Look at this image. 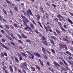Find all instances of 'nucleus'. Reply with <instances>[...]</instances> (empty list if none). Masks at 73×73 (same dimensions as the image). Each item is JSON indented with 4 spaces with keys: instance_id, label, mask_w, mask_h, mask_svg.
Returning a JSON list of instances; mask_svg holds the SVG:
<instances>
[{
    "instance_id": "f257e3e1",
    "label": "nucleus",
    "mask_w": 73,
    "mask_h": 73,
    "mask_svg": "<svg viewBox=\"0 0 73 73\" xmlns=\"http://www.w3.org/2000/svg\"><path fill=\"white\" fill-rule=\"evenodd\" d=\"M24 25H25V26H26L25 27L24 29L25 30H27L28 31H29L30 32H32V30L31 28L29 26H28V25L27 24V23L26 22H25Z\"/></svg>"
},
{
    "instance_id": "f03ea898",
    "label": "nucleus",
    "mask_w": 73,
    "mask_h": 73,
    "mask_svg": "<svg viewBox=\"0 0 73 73\" xmlns=\"http://www.w3.org/2000/svg\"><path fill=\"white\" fill-rule=\"evenodd\" d=\"M44 28L46 29V32H49V31L50 32H53V31L51 29H50V27L48 26L47 27L46 26L44 27Z\"/></svg>"
},
{
    "instance_id": "7ed1b4c3",
    "label": "nucleus",
    "mask_w": 73,
    "mask_h": 73,
    "mask_svg": "<svg viewBox=\"0 0 73 73\" xmlns=\"http://www.w3.org/2000/svg\"><path fill=\"white\" fill-rule=\"evenodd\" d=\"M59 45L60 46L62 47V48H65V49H66V50H68V47H67V46L66 44H65L64 45L60 43L59 44Z\"/></svg>"
},
{
    "instance_id": "20e7f679",
    "label": "nucleus",
    "mask_w": 73,
    "mask_h": 73,
    "mask_svg": "<svg viewBox=\"0 0 73 73\" xmlns=\"http://www.w3.org/2000/svg\"><path fill=\"white\" fill-rule=\"evenodd\" d=\"M26 52L28 54H30V55L31 56V57L30 56H28V57L29 58L31 59L32 58V59H33V58H34V55L33 54L31 53L30 52H29V51H27Z\"/></svg>"
},
{
    "instance_id": "39448f33",
    "label": "nucleus",
    "mask_w": 73,
    "mask_h": 73,
    "mask_svg": "<svg viewBox=\"0 0 73 73\" xmlns=\"http://www.w3.org/2000/svg\"><path fill=\"white\" fill-rule=\"evenodd\" d=\"M0 45H1L3 47V48H4L5 49H7V50H9V48L7 47L6 46H5L4 44H3L2 43L0 42ZM1 47V46L0 45V48Z\"/></svg>"
},
{
    "instance_id": "423d86ee",
    "label": "nucleus",
    "mask_w": 73,
    "mask_h": 73,
    "mask_svg": "<svg viewBox=\"0 0 73 73\" xmlns=\"http://www.w3.org/2000/svg\"><path fill=\"white\" fill-rule=\"evenodd\" d=\"M28 10H27L26 12L28 14H29L31 16H33V14H32V13L31 11V10L30 9H29Z\"/></svg>"
},
{
    "instance_id": "0eeeda50",
    "label": "nucleus",
    "mask_w": 73,
    "mask_h": 73,
    "mask_svg": "<svg viewBox=\"0 0 73 73\" xmlns=\"http://www.w3.org/2000/svg\"><path fill=\"white\" fill-rule=\"evenodd\" d=\"M21 17H22V18H23V19H25V20L27 22V23H28L29 22V20H28V19H27L23 15H21Z\"/></svg>"
},
{
    "instance_id": "6e6552de",
    "label": "nucleus",
    "mask_w": 73,
    "mask_h": 73,
    "mask_svg": "<svg viewBox=\"0 0 73 73\" xmlns=\"http://www.w3.org/2000/svg\"><path fill=\"white\" fill-rule=\"evenodd\" d=\"M64 37H65V38H63V40L64 41H68V39H69V38H68V36H65Z\"/></svg>"
},
{
    "instance_id": "1a4fd4ad",
    "label": "nucleus",
    "mask_w": 73,
    "mask_h": 73,
    "mask_svg": "<svg viewBox=\"0 0 73 73\" xmlns=\"http://www.w3.org/2000/svg\"><path fill=\"white\" fill-rule=\"evenodd\" d=\"M34 55H35V56H37V57H41L40 54L38 53H37L36 52H35L34 53Z\"/></svg>"
},
{
    "instance_id": "9d476101",
    "label": "nucleus",
    "mask_w": 73,
    "mask_h": 73,
    "mask_svg": "<svg viewBox=\"0 0 73 73\" xmlns=\"http://www.w3.org/2000/svg\"><path fill=\"white\" fill-rule=\"evenodd\" d=\"M54 65L56 66H59V67H61V66H60V64H58V63H57V62H54Z\"/></svg>"
},
{
    "instance_id": "9b49d317",
    "label": "nucleus",
    "mask_w": 73,
    "mask_h": 73,
    "mask_svg": "<svg viewBox=\"0 0 73 73\" xmlns=\"http://www.w3.org/2000/svg\"><path fill=\"white\" fill-rule=\"evenodd\" d=\"M30 27L32 28V29H35V26L32 23H30Z\"/></svg>"
},
{
    "instance_id": "f8f14e48",
    "label": "nucleus",
    "mask_w": 73,
    "mask_h": 73,
    "mask_svg": "<svg viewBox=\"0 0 73 73\" xmlns=\"http://www.w3.org/2000/svg\"><path fill=\"white\" fill-rule=\"evenodd\" d=\"M43 43L45 45V46H49V44L47 42L45 41H44L43 42Z\"/></svg>"
},
{
    "instance_id": "ddd939ff",
    "label": "nucleus",
    "mask_w": 73,
    "mask_h": 73,
    "mask_svg": "<svg viewBox=\"0 0 73 73\" xmlns=\"http://www.w3.org/2000/svg\"><path fill=\"white\" fill-rule=\"evenodd\" d=\"M39 9L41 11L42 13H44V10H43V8H42V7H39Z\"/></svg>"
},
{
    "instance_id": "4468645a",
    "label": "nucleus",
    "mask_w": 73,
    "mask_h": 73,
    "mask_svg": "<svg viewBox=\"0 0 73 73\" xmlns=\"http://www.w3.org/2000/svg\"><path fill=\"white\" fill-rule=\"evenodd\" d=\"M49 40L52 44H53V45H54V42L53 40L51 39H49Z\"/></svg>"
},
{
    "instance_id": "2eb2a0df",
    "label": "nucleus",
    "mask_w": 73,
    "mask_h": 73,
    "mask_svg": "<svg viewBox=\"0 0 73 73\" xmlns=\"http://www.w3.org/2000/svg\"><path fill=\"white\" fill-rule=\"evenodd\" d=\"M9 68L11 70V71L12 72V73L13 72V68H12V66H11L9 65Z\"/></svg>"
},
{
    "instance_id": "dca6fc26",
    "label": "nucleus",
    "mask_w": 73,
    "mask_h": 73,
    "mask_svg": "<svg viewBox=\"0 0 73 73\" xmlns=\"http://www.w3.org/2000/svg\"><path fill=\"white\" fill-rule=\"evenodd\" d=\"M67 20H68V22H69V23H70V24H73V22H72V21H71V20H70V19H69V18H68L67 19Z\"/></svg>"
},
{
    "instance_id": "f3484780",
    "label": "nucleus",
    "mask_w": 73,
    "mask_h": 73,
    "mask_svg": "<svg viewBox=\"0 0 73 73\" xmlns=\"http://www.w3.org/2000/svg\"><path fill=\"white\" fill-rule=\"evenodd\" d=\"M66 53L68 55H69V56H72V54H71V53H70V52L69 51L66 50Z\"/></svg>"
},
{
    "instance_id": "a211bd4d",
    "label": "nucleus",
    "mask_w": 73,
    "mask_h": 73,
    "mask_svg": "<svg viewBox=\"0 0 73 73\" xmlns=\"http://www.w3.org/2000/svg\"><path fill=\"white\" fill-rule=\"evenodd\" d=\"M35 16L36 17L38 20H40V15H39V14L36 15H35Z\"/></svg>"
},
{
    "instance_id": "6ab92c4d",
    "label": "nucleus",
    "mask_w": 73,
    "mask_h": 73,
    "mask_svg": "<svg viewBox=\"0 0 73 73\" xmlns=\"http://www.w3.org/2000/svg\"><path fill=\"white\" fill-rule=\"evenodd\" d=\"M0 20H1V21H3V20L4 21H5V22H6V21H7L6 20H5V19H4V18H2L1 17V16L0 15Z\"/></svg>"
},
{
    "instance_id": "aec40b11",
    "label": "nucleus",
    "mask_w": 73,
    "mask_h": 73,
    "mask_svg": "<svg viewBox=\"0 0 73 73\" xmlns=\"http://www.w3.org/2000/svg\"><path fill=\"white\" fill-rule=\"evenodd\" d=\"M51 38L52 39H53V40H56L57 39V38L56 37L53 36H51Z\"/></svg>"
},
{
    "instance_id": "412c9836",
    "label": "nucleus",
    "mask_w": 73,
    "mask_h": 73,
    "mask_svg": "<svg viewBox=\"0 0 73 73\" xmlns=\"http://www.w3.org/2000/svg\"><path fill=\"white\" fill-rule=\"evenodd\" d=\"M38 60L40 61V64L41 65H42V66H44V64H43V62L41 61V59H38Z\"/></svg>"
},
{
    "instance_id": "4be33fe9",
    "label": "nucleus",
    "mask_w": 73,
    "mask_h": 73,
    "mask_svg": "<svg viewBox=\"0 0 73 73\" xmlns=\"http://www.w3.org/2000/svg\"><path fill=\"white\" fill-rule=\"evenodd\" d=\"M31 69L33 70V71H35V70H36V68H34V67L32 66H31Z\"/></svg>"
},
{
    "instance_id": "5701e85b",
    "label": "nucleus",
    "mask_w": 73,
    "mask_h": 73,
    "mask_svg": "<svg viewBox=\"0 0 73 73\" xmlns=\"http://www.w3.org/2000/svg\"><path fill=\"white\" fill-rule=\"evenodd\" d=\"M62 61H63V62H64V63L66 65V66H68V64H67V63L66 62H65V60L63 59V60H62Z\"/></svg>"
},
{
    "instance_id": "b1692460",
    "label": "nucleus",
    "mask_w": 73,
    "mask_h": 73,
    "mask_svg": "<svg viewBox=\"0 0 73 73\" xmlns=\"http://www.w3.org/2000/svg\"><path fill=\"white\" fill-rule=\"evenodd\" d=\"M42 51H43V53H46V50H45V49L43 47H42Z\"/></svg>"
},
{
    "instance_id": "393cba45",
    "label": "nucleus",
    "mask_w": 73,
    "mask_h": 73,
    "mask_svg": "<svg viewBox=\"0 0 73 73\" xmlns=\"http://www.w3.org/2000/svg\"><path fill=\"white\" fill-rule=\"evenodd\" d=\"M36 67L37 68V69H38V70L39 71H40L41 70V69H40V67H39V66L37 65H35Z\"/></svg>"
},
{
    "instance_id": "a878e982",
    "label": "nucleus",
    "mask_w": 73,
    "mask_h": 73,
    "mask_svg": "<svg viewBox=\"0 0 73 73\" xmlns=\"http://www.w3.org/2000/svg\"><path fill=\"white\" fill-rule=\"evenodd\" d=\"M20 53L21 54H22V55H23V56H25V57H27V56L25 54V53L22 52H21Z\"/></svg>"
},
{
    "instance_id": "bb28decb",
    "label": "nucleus",
    "mask_w": 73,
    "mask_h": 73,
    "mask_svg": "<svg viewBox=\"0 0 73 73\" xmlns=\"http://www.w3.org/2000/svg\"><path fill=\"white\" fill-rule=\"evenodd\" d=\"M5 28H7V29H9V27L7 25H4Z\"/></svg>"
},
{
    "instance_id": "cd10ccee",
    "label": "nucleus",
    "mask_w": 73,
    "mask_h": 73,
    "mask_svg": "<svg viewBox=\"0 0 73 73\" xmlns=\"http://www.w3.org/2000/svg\"><path fill=\"white\" fill-rule=\"evenodd\" d=\"M42 38L43 40L44 41H46V38H45V37L44 35H43L42 36Z\"/></svg>"
},
{
    "instance_id": "c85d7f7f",
    "label": "nucleus",
    "mask_w": 73,
    "mask_h": 73,
    "mask_svg": "<svg viewBox=\"0 0 73 73\" xmlns=\"http://www.w3.org/2000/svg\"><path fill=\"white\" fill-rule=\"evenodd\" d=\"M3 12L6 15H7V11H5V10H4L3 9H2Z\"/></svg>"
},
{
    "instance_id": "c756f323",
    "label": "nucleus",
    "mask_w": 73,
    "mask_h": 73,
    "mask_svg": "<svg viewBox=\"0 0 73 73\" xmlns=\"http://www.w3.org/2000/svg\"><path fill=\"white\" fill-rule=\"evenodd\" d=\"M21 35L23 37L25 38H27V36H25V35H24V34H22Z\"/></svg>"
},
{
    "instance_id": "7c9ffc66",
    "label": "nucleus",
    "mask_w": 73,
    "mask_h": 73,
    "mask_svg": "<svg viewBox=\"0 0 73 73\" xmlns=\"http://www.w3.org/2000/svg\"><path fill=\"white\" fill-rule=\"evenodd\" d=\"M53 20L54 21H56V22H58V19L56 17L54 18Z\"/></svg>"
},
{
    "instance_id": "2f4dec72",
    "label": "nucleus",
    "mask_w": 73,
    "mask_h": 73,
    "mask_svg": "<svg viewBox=\"0 0 73 73\" xmlns=\"http://www.w3.org/2000/svg\"><path fill=\"white\" fill-rule=\"evenodd\" d=\"M22 65L23 66H27V63L26 62H24L23 64H22Z\"/></svg>"
},
{
    "instance_id": "473e14b6",
    "label": "nucleus",
    "mask_w": 73,
    "mask_h": 73,
    "mask_svg": "<svg viewBox=\"0 0 73 73\" xmlns=\"http://www.w3.org/2000/svg\"><path fill=\"white\" fill-rule=\"evenodd\" d=\"M11 36L12 37V38L13 39V40H14L15 39V37L13 36V34L12 33H11L10 34Z\"/></svg>"
},
{
    "instance_id": "72a5a7b5",
    "label": "nucleus",
    "mask_w": 73,
    "mask_h": 73,
    "mask_svg": "<svg viewBox=\"0 0 73 73\" xmlns=\"http://www.w3.org/2000/svg\"><path fill=\"white\" fill-rule=\"evenodd\" d=\"M38 23L39 25L40 26V27L42 28H43V27H42V25H41V23L39 21H38Z\"/></svg>"
},
{
    "instance_id": "f704fd0d",
    "label": "nucleus",
    "mask_w": 73,
    "mask_h": 73,
    "mask_svg": "<svg viewBox=\"0 0 73 73\" xmlns=\"http://www.w3.org/2000/svg\"><path fill=\"white\" fill-rule=\"evenodd\" d=\"M56 31L58 34L60 35V32L59 31V30H58L57 29H56Z\"/></svg>"
},
{
    "instance_id": "c9c22d12",
    "label": "nucleus",
    "mask_w": 73,
    "mask_h": 73,
    "mask_svg": "<svg viewBox=\"0 0 73 73\" xmlns=\"http://www.w3.org/2000/svg\"><path fill=\"white\" fill-rule=\"evenodd\" d=\"M57 17H58V18H59V17H60L61 18H63V17L62 16H61V15L60 14H58V16H57Z\"/></svg>"
},
{
    "instance_id": "e433bc0d",
    "label": "nucleus",
    "mask_w": 73,
    "mask_h": 73,
    "mask_svg": "<svg viewBox=\"0 0 73 73\" xmlns=\"http://www.w3.org/2000/svg\"><path fill=\"white\" fill-rule=\"evenodd\" d=\"M14 9L15 11H17V12L18 11V9H17V7H14Z\"/></svg>"
},
{
    "instance_id": "4c0bfd02",
    "label": "nucleus",
    "mask_w": 73,
    "mask_h": 73,
    "mask_svg": "<svg viewBox=\"0 0 73 73\" xmlns=\"http://www.w3.org/2000/svg\"><path fill=\"white\" fill-rule=\"evenodd\" d=\"M7 38L9 40H11V41H13V39L10 36H8L7 37Z\"/></svg>"
},
{
    "instance_id": "58836bf2",
    "label": "nucleus",
    "mask_w": 73,
    "mask_h": 73,
    "mask_svg": "<svg viewBox=\"0 0 73 73\" xmlns=\"http://www.w3.org/2000/svg\"><path fill=\"white\" fill-rule=\"evenodd\" d=\"M45 15H46V17L47 19H48V16H49V15L47 13H45Z\"/></svg>"
},
{
    "instance_id": "ea45409f",
    "label": "nucleus",
    "mask_w": 73,
    "mask_h": 73,
    "mask_svg": "<svg viewBox=\"0 0 73 73\" xmlns=\"http://www.w3.org/2000/svg\"><path fill=\"white\" fill-rule=\"evenodd\" d=\"M26 41L27 42H31V41L29 40L26 39Z\"/></svg>"
},
{
    "instance_id": "a19ab883",
    "label": "nucleus",
    "mask_w": 73,
    "mask_h": 73,
    "mask_svg": "<svg viewBox=\"0 0 73 73\" xmlns=\"http://www.w3.org/2000/svg\"><path fill=\"white\" fill-rule=\"evenodd\" d=\"M17 36H18V37H19V38L20 39H21V38H22V37L20 35L18 34L17 35Z\"/></svg>"
},
{
    "instance_id": "79ce46f5",
    "label": "nucleus",
    "mask_w": 73,
    "mask_h": 73,
    "mask_svg": "<svg viewBox=\"0 0 73 73\" xmlns=\"http://www.w3.org/2000/svg\"><path fill=\"white\" fill-rule=\"evenodd\" d=\"M13 25H14L15 27H16L17 28H19V26H17V24H15V23Z\"/></svg>"
},
{
    "instance_id": "37998d69",
    "label": "nucleus",
    "mask_w": 73,
    "mask_h": 73,
    "mask_svg": "<svg viewBox=\"0 0 73 73\" xmlns=\"http://www.w3.org/2000/svg\"><path fill=\"white\" fill-rule=\"evenodd\" d=\"M68 62L69 64H70L71 65H73V63L72 62H71V61H70V60H68Z\"/></svg>"
},
{
    "instance_id": "c03bdc74",
    "label": "nucleus",
    "mask_w": 73,
    "mask_h": 73,
    "mask_svg": "<svg viewBox=\"0 0 73 73\" xmlns=\"http://www.w3.org/2000/svg\"><path fill=\"white\" fill-rule=\"evenodd\" d=\"M58 24L60 27H62V24H61V23L60 22H58Z\"/></svg>"
},
{
    "instance_id": "a18cd8bd",
    "label": "nucleus",
    "mask_w": 73,
    "mask_h": 73,
    "mask_svg": "<svg viewBox=\"0 0 73 73\" xmlns=\"http://www.w3.org/2000/svg\"><path fill=\"white\" fill-rule=\"evenodd\" d=\"M60 29H61V30H62V31H64V32H66V31L65 30V29H64L63 27H61Z\"/></svg>"
},
{
    "instance_id": "49530a36",
    "label": "nucleus",
    "mask_w": 73,
    "mask_h": 73,
    "mask_svg": "<svg viewBox=\"0 0 73 73\" xmlns=\"http://www.w3.org/2000/svg\"><path fill=\"white\" fill-rule=\"evenodd\" d=\"M6 1L7 3H8V4H11V3L8 0H6Z\"/></svg>"
},
{
    "instance_id": "de8ad7c7",
    "label": "nucleus",
    "mask_w": 73,
    "mask_h": 73,
    "mask_svg": "<svg viewBox=\"0 0 73 73\" xmlns=\"http://www.w3.org/2000/svg\"><path fill=\"white\" fill-rule=\"evenodd\" d=\"M51 51L52 52H53V53L55 54V51H54V50L53 49H51Z\"/></svg>"
},
{
    "instance_id": "09e8293b",
    "label": "nucleus",
    "mask_w": 73,
    "mask_h": 73,
    "mask_svg": "<svg viewBox=\"0 0 73 73\" xmlns=\"http://www.w3.org/2000/svg\"><path fill=\"white\" fill-rule=\"evenodd\" d=\"M6 66H5L3 68V71H4V70H5V69H6Z\"/></svg>"
},
{
    "instance_id": "8fccbe9b",
    "label": "nucleus",
    "mask_w": 73,
    "mask_h": 73,
    "mask_svg": "<svg viewBox=\"0 0 73 73\" xmlns=\"http://www.w3.org/2000/svg\"><path fill=\"white\" fill-rule=\"evenodd\" d=\"M53 33L54 35H55L56 36H57V33L55 31H54L53 32Z\"/></svg>"
},
{
    "instance_id": "3c124183",
    "label": "nucleus",
    "mask_w": 73,
    "mask_h": 73,
    "mask_svg": "<svg viewBox=\"0 0 73 73\" xmlns=\"http://www.w3.org/2000/svg\"><path fill=\"white\" fill-rule=\"evenodd\" d=\"M35 32H36V33H37V34H38V33H39V32H38V31H37V29H35Z\"/></svg>"
},
{
    "instance_id": "603ef678",
    "label": "nucleus",
    "mask_w": 73,
    "mask_h": 73,
    "mask_svg": "<svg viewBox=\"0 0 73 73\" xmlns=\"http://www.w3.org/2000/svg\"><path fill=\"white\" fill-rule=\"evenodd\" d=\"M18 42L19 43H21V44H23V42H22L21 40H18Z\"/></svg>"
},
{
    "instance_id": "864d4df0",
    "label": "nucleus",
    "mask_w": 73,
    "mask_h": 73,
    "mask_svg": "<svg viewBox=\"0 0 73 73\" xmlns=\"http://www.w3.org/2000/svg\"><path fill=\"white\" fill-rule=\"evenodd\" d=\"M65 68L67 70H69V67H68L66 66L65 67Z\"/></svg>"
},
{
    "instance_id": "5fc2aeb1",
    "label": "nucleus",
    "mask_w": 73,
    "mask_h": 73,
    "mask_svg": "<svg viewBox=\"0 0 73 73\" xmlns=\"http://www.w3.org/2000/svg\"><path fill=\"white\" fill-rule=\"evenodd\" d=\"M15 60H16V61L17 62V63H18L19 62V60H18V59H17V58H15Z\"/></svg>"
},
{
    "instance_id": "6e6d98bb",
    "label": "nucleus",
    "mask_w": 73,
    "mask_h": 73,
    "mask_svg": "<svg viewBox=\"0 0 73 73\" xmlns=\"http://www.w3.org/2000/svg\"><path fill=\"white\" fill-rule=\"evenodd\" d=\"M14 68H15V71H17V68L16 67L14 66Z\"/></svg>"
},
{
    "instance_id": "4d7b16f0",
    "label": "nucleus",
    "mask_w": 73,
    "mask_h": 73,
    "mask_svg": "<svg viewBox=\"0 0 73 73\" xmlns=\"http://www.w3.org/2000/svg\"><path fill=\"white\" fill-rule=\"evenodd\" d=\"M52 5L53 7L54 8H56V6L54 4H52Z\"/></svg>"
},
{
    "instance_id": "13d9d810",
    "label": "nucleus",
    "mask_w": 73,
    "mask_h": 73,
    "mask_svg": "<svg viewBox=\"0 0 73 73\" xmlns=\"http://www.w3.org/2000/svg\"><path fill=\"white\" fill-rule=\"evenodd\" d=\"M59 63L60 65H63V64H64V63H63L62 62H59Z\"/></svg>"
},
{
    "instance_id": "bf43d9fd",
    "label": "nucleus",
    "mask_w": 73,
    "mask_h": 73,
    "mask_svg": "<svg viewBox=\"0 0 73 73\" xmlns=\"http://www.w3.org/2000/svg\"><path fill=\"white\" fill-rule=\"evenodd\" d=\"M63 27L64 28H67V27L66 26V25H63Z\"/></svg>"
},
{
    "instance_id": "052dcab7",
    "label": "nucleus",
    "mask_w": 73,
    "mask_h": 73,
    "mask_svg": "<svg viewBox=\"0 0 73 73\" xmlns=\"http://www.w3.org/2000/svg\"><path fill=\"white\" fill-rule=\"evenodd\" d=\"M44 57L46 59H48V57H47V56H46L45 55H44Z\"/></svg>"
},
{
    "instance_id": "680f3d73",
    "label": "nucleus",
    "mask_w": 73,
    "mask_h": 73,
    "mask_svg": "<svg viewBox=\"0 0 73 73\" xmlns=\"http://www.w3.org/2000/svg\"><path fill=\"white\" fill-rule=\"evenodd\" d=\"M11 44H12L13 45H15V44L13 42H11Z\"/></svg>"
},
{
    "instance_id": "e2e57ef3",
    "label": "nucleus",
    "mask_w": 73,
    "mask_h": 73,
    "mask_svg": "<svg viewBox=\"0 0 73 73\" xmlns=\"http://www.w3.org/2000/svg\"><path fill=\"white\" fill-rule=\"evenodd\" d=\"M32 23H33V24H34L35 25H36V23H35V21H32Z\"/></svg>"
},
{
    "instance_id": "0e129e2a",
    "label": "nucleus",
    "mask_w": 73,
    "mask_h": 73,
    "mask_svg": "<svg viewBox=\"0 0 73 73\" xmlns=\"http://www.w3.org/2000/svg\"><path fill=\"white\" fill-rule=\"evenodd\" d=\"M39 37H41L42 36V34H41V33H39Z\"/></svg>"
},
{
    "instance_id": "69168bd1",
    "label": "nucleus",
    "mask_w": 73,
    "mask_h": 73,
    "mask_svg": "<svg viewBox=\"0 0 73 73\" xmlns=\"http://www.w3.org/2000/svg\"><path fill=\"white\" fill-rule=\"evenodd\" d=\"M1 31L2 33H5V32L3 30H1Z\"/></svg>"
},
{
    "instance_id": "338daca9",
    "label": "nucleus",
    "mask_w": 73,
    "mask_h": 73,
    "mask_svg": "<svg viewBox=\"0 0 73 73\" xmlns=\"http://www.w3.org/2000/svg\"><path fill=\"white\" fill-rule=\"evenodd\" d=\"M23 15H24V16H27V13L25 12L24 13Z\"/></svg>"
},
{
    "instance_id": "774afa93",
    "label": "nucleus",
    "mask_w": 73,
    "mask_h": 73,
    "mask_svg": "<svg viewBox=\"0 0 73 73\" xmlns=\"http://www.w3.org/2000/svg\"><path fill=\"white\" fill-rule=\"evenodd\" d=\"M46 64H47V65H48V66H50V64H49V62H47Z\"/></svg>"
}]
</instances>
